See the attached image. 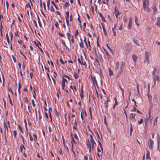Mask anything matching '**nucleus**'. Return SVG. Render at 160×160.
Listing matches in <instances>:
<instances>
[{"label":"nucleus","mask_w":160,"mask_h":160,"mask_svg":"<svg viewBox=\"0 0 160 160\" xmlns=\"http://www.w3.org/2000/svg\"><path fill=\"white\" fill-rule=\"evenodd\" d=\"M89 131L91 133V134H90V142L92 143V145L88 142V143H87V145L88 148L89 149V152H90L92 150H93L94 145L96 143L93 138L92 136L93 135V134L90 129H89Z\"/></svg>","instance_id":"nucleus-1"},{"label":"nucleus","mask_w":160,"mask_h":160,"mask_svg":"<svg viewBox=\"0 0 160 160\" xmlns=\"http://www.w3.org/2000/svg\"><path fill=\"white\" fill-rule=\"evenodd\" d=\"M145 62L147 64L149 63V54L148 52L146 51L145 52Z\"/></svg>","instance_id":"nucleus-2"},{"label":"nucleus","mask_w":160,"mask_h":160,"mask_svg":"<svg viewBox=\"0 0 160 160\" xmlns=\"http://www.w3.org/2000/svg\"><path fill=\"white\" fill-rule=\"evenodd\" d=\"M135 116L136 114L134 113H131L130 115L129 119L133 122H135L136 121Z\"/></svg>","instance_id":"nucleus-3"},{"label":"nucleus","mask_w":160,"mask_h":160,"mask_svg":"<svg viewBox=\"0 0 160 160\" xmlns=\"http://www.w3.org/2000/svg\"><path fill=\"white\" fill-rule=\"evenodd\" d=\"M124 63L123 62L122 63V64L120 66V70L118 72V73H117V75L118 76H119L121 74L122 72V70L124 68Z\"/></svg>","instance_id":"nucleus-4"},{"label":"nucleus","mask_w":160,"mask_h":160,"mask_svg":"<svg viewBox=\"0 0 160 160\" xmlns=\"http://www.w3.org/2000/svg\"><path fill=\"white\" fill-rule=\"evenodd\" d=\"M148 146L151 149H152L153 148V141L151 139H150L148 142Z\"/></svg>","instance_id":"nucleus-5"},{"label":"nucleus","mask_w":160,"mask_h":160,"mask_svg":"<svg viewBox=\"0 0 160 160\" xmlns=\"http://www.w3.org/2000/svg\"><path fill=\"white\" fill-rule=\"evenodd\" d=\"M153 94H152V95H150L148 93V96L149 99V102L151 104H152V98H153Z\"/></svg>","instance_id":"nucleus-6"},{"label":"nucleus","mask_w":160,"mask_h":160,"mask_svg":"<svg viewBox=\"0 0 160 160\" xmlns=\"http://www.w3.org/2000/svg\"><path fill=\"white\" fill-rule=\"evenodd\" d=\"M4 128H5V132L6 131V130H7V131H8V126H9V128H10V125H9V121H8V122L7 124L6 123V122H4Z\"/></svg>","instance_id":"nucleus-7"},{"label":"nucleus","mask_w":160,"mask_h":160,"mask_svg":"<svg viewBox=\"0 0 160 160\" xmlns=\"http://www.w3.org/2000/svg\"><path fill=\"white\" fill-rule=\"evenodd\" d=\"M144 10L147 12H150V10L149 8L148 5H143Z\"/></svg>","instance_id":"nucleus-8"},{"label":"nucleus","mask_w":160,"mask_h":160,"mask_svg":"<svg viewBox=\"0 0 160 160\" xmlns=\"http://www.w3.org/2000/svg\"><path fill=\"white\" fill-rule=\"evenodd\" d=\"M90 77L93 84L94 85L95 84L96 85H97V82L96 80L95 77H92L91 75H90Z\"/></svg>","instance_id":"nucleus-9"},{"label":"nucleus","mask_w":160,"mask_h":160,"mask_svg":"<svg viewBox=\"0 0 160 160\" xmlns=\"http://www.w3.org/2000/svg\"><path fill=\"white\" fill-rule=\"evenodd\" d=\"M71 143L72 144V152H73V153L75 155V153L74 152L73 150V143H75L76 142H75V141L73 138H72V140L71 141Z\"/></svg>","instance_id":"nucleus-10"},{"label":"nucleus","mask_w":160,"mask_h":160,"mask_svg":"<svg viewBox=\"0 0 160 160\" xmlns=\"http://www.w3.org/2000/svg\"><path fill=\"white\" fill-rule=\"evenodd\" d=\"M132 20L131 18H129L128 22V28L129 29H130L131 28Z\"/></svg>","instance_id":"nucleus-11"},{"label":"nucleus","mask_w":160,"mask_h":160,"mask_svg":"<svg viewBox=\"0 0 160 160\" xmlns=\"http://www.w3.org/2000/svg\"><path fill=\"white\" fill-rule=\"evenodd\" d=\"M149 3V0H143V5H148Z\"/></svg>","instance_id":"nucleus-12"},{"label":"nucleus","mask_w":160,"mask_h":160,"mask_svg":"<svg viewBox=\"0 0 160 160\" xmlns=\"http://www.w3.org/2000/svg\"><path fill=\"white\" fill-rule=\"evenodd\" d=\"M152 101V104H153V102L155 104L157 102V96L155 94H153V98Z\"/></svg>","instance_id":"nucleus-13"},{"label":"nucleus","mask_w":160,"mask_h":160,"mask_svg":"<svg viewBox=\"0 0 160 160\" xmlns=\"http://www.w3.org/2000/svg\"><path fill=\"white\" fill-rule=\"evenodd\" d=\"M155 24L160 27V17H158L157 18V22Z\"/></svg>","instance_id":"nucleus-14"},{"label":"nucleus","mask_w":160,"mask_h":160,"mask_svg":"<svg viewBox=\"0 0 160 160\" xmlns=\"http://www.w3.org/2000/svg\"><path fill=\"white\" fill-rule=\"evenodd\" d=\"M158 117H157L153 121V124L154 126H157V124L158 119Z\"/></svg>","instance_id":"nucleus-15"},{"label":"nucleus","mask_w":160,"mask_h":160,"mask_svg":"<svg viewBox=\"0 0 160 160\" xmlns=\"http://www.w3.org/2000/svg\"><path fill=\"white\" fill-rule=\"evenodd\" d=\"M152 9L153 11L154 14H156L157 11V9L155 5H154L152 6Z\"/></svg>","instance_id":"nucleus-16"},{"label":"nucleus","mask_w":160,"mask_h":160,"mask_svg":"<svg viewBox=\"0 0 160 160\" xmlns=\"http://www.w3.org/2000/svg\"><path fill=\"white\" fill-rule=\"evenodd\" d=\"M82 61V65L85 66V67L86 68L87 67L86 63L85 61H83L82 60V56H81L80 57Z\"/></svg>","instance_id":"nucleus-17"},{"label":"nucleus","mask_w":160,"mask_h":160,"mask_svg":"<svg viewBox=\"0 0 160 160\" xmlns=\"http://www.w3.org/2000/svg\"><path fill=\"white\" fill-rule=\"evenodd\" d=\"M150 156V152H149L147 150V153H146V158L147 159H150V158L149 157Z\"/></svg>","instance_id":"nucleus-18"},{"label":"nucleus","mask_w":160,"mask_h":160,"mask_svg":"<svg viewBox=\"0 0 160 160\" xmlns=\"http://www.w3.org/2000/svg\"><path fill=\"white\" fill-rule=\"evenodd\" d=\"M160 143V140L159 139V138L158 137V138L157 139V143H158V150L159 151H160V148H159V146Z\"/></svg>","instance_id":"nucleus-19"},{"label":"nucleus","mask_w":160,"mask_h":160,"mask_svg":"<svg viewBox=\"0 0 160 160\" xmlns=\"http://www.w3.org/2000/svg\"><path fill=\"white\" fill-rule=\"evenodd\" d=\"M114 14L115 15L117 18H118V16L120 14L118 11H115L114 12Z\"/></svg>","instance_id":"nucleus-20"},{"label":"nucleus","mask_w":160,"mask_h":160,"mask_svg":"<svg viewBox=\"0 0 160 160\" xmlns=\"http://www.w3.org/2000/svg\"><path fill=\"white\" fill-rule=\"evenodd\" d=\"M106 46L108 47V49L110 50L111 53L112 54H114V52L113 51V50L108 45V44H106Z\"/></svg>","instance_id":"nucleus-21"},{"label":"nucleus","mask_w":160,"mask_h":160,"mask_svg":"<svg viewBox=\"0 0 160 160\" xmlns=\"http://www.w3.org/2000/svg\"><path fill=\"white\" fill-rule=\"evenodd\" d=\"M134 42L138 46H140V45L139 43V41L138 40L136 39H133V40Z\"/></svg>","instance_id":"nucleus-22"},{"label":"nucleus","mask_w":160,"mask_h":160,"mask_svg":"<svg viewBox=\"0 0 160 160\" xmlns=\"http://www.w3.org/2000/svg\"><path fill=\"white\" fill-rule=\"evenodd\" d=\"M99 14L103 22H106L105 19L104 18L102 14L101 13H99Z\"/></svg>","instance_id":"nucleus-23"},{"label":"nucleus","mask_w":160,"mask_h":160,"mask_svg":"<svg viewBox=\"0 0 160 160\" xmlns=\"http://www.w3.org/2000/svg\"><path fill=\"white\" fill-rule=\"evenodd\" d=\"M34 43L37 46L38 48L39 47V45L40 46H41V44L40 43V42H39L38 41H37V42L35 41H34Z\"/></svg>","instance_id":"nucleus-24"},{"label":"nucleus","mask_w":160,"mask_h":160,"mask_svg":"<svg viewBox=\"0 0 160 160\" xmlns=\"http://www.w3.org/2000/svg\"><path fill=\"white\" fill-rule=\"evenodd\" d=\"M63 27L62 28L61 30L62 32H65L66 30V26L65 24H63Z\"/></svg>","instance_id":"nucleus-25"},{"label":"nucleus","mask_w":160,"mask_h":160,"mask_svg":"<svg viewBox=\"0 0 160 160\" xmlns=\"http://www.w3.org/2000/svg\"><path fill=\"white\" fill-rule=\"evenodd\" d=\"M24 144H22L20 146V151L21 152H22V149H26V148L24 147Z\"/></svg>","instance_id":"nucleus-26"},{"label":"nucleus","mask_w":160,"mask_h":160,"mask_svg":"<svg viewBox=\"0 0 160 160\" xmlns=\"http://www.w3.org/2000/svg\"><path fill=\"white\" fill-rule=\"evenodd\" d=\"M132 58L135 62H136L138 58L137 56L135 55H133L132 56Z\"/></svg>","instance_id":"nucleus-27"},{"label":"nucleus","mask_w":160,"mask_h":160,"mask_svg":"<svg viewBox=\"0 0 160 160\" xmlns=\"http://www.w3.org/2000/svg\"><path fill=\"white\" fill-rule=\"evenodd\" d=\"M80 40L81 42L79 43V46L81 48H83L84 47L83 42L81 39H80Z\"/></svg>","instance_id":"nucleus-28"},{"label":"nucleus","mask_w":160,"mask_h":160,"mask_svg":"<svg viewBox=\"0 0 160 160\" xmlns=\"http://www.w3.org/2000/svg\"><path fill=\"white\" fill-rule=\"evenodd\" d=\"M69 4V3L68 2H66L65 4L63 5V8L64 9H65L67 7V6Z\"/></svg>","instance_id":"nucleus-29"},{"label":"nucleus","mask_w":160,"mask_h":160,"mask_svg":"<svg viewBox=\"0 0 160 160\" xmlns=\"http://www.w3.org/2000/svg\"><path fill=\"white\" fill-rule=\"evenodd\" d=\"M108 71L109 72V75L110 76H111L112 75H113V72L112 71L110 68H108Z\"/></svg>","instance_id":"nucleus-30"},{"label":"nucleus","mask_w":160,"mask_h":160,"mask_svg":"<svg viewBox=\"0 0 160 160\" xmlns=\"http://www.w3.org/2000/svg\"><path fill=\"white\" fill-rule=\"evenodd\" d=\"M62 89L63 90L64 89V88L65 86V83H64V81H62Z\"/></svg>","instance_id":"nucleus-31"},{"label":"nucleus","mask_w":160,"mask_h":160,"mask_svg":"<svg viewBox=\"0 0 160 160\" xmlns=\"http://www.w3.org/2000/svg\"><path fill=\"white\" fill-rule=\"evenodd\" d=\"M65 48H64V49L65 52H68L69 51V48L66 45L64 46Z\"/></svg>","instance_id":"nucleus-32"},{"label":"nucleus","mask_w":160,"mask_h":160,"mask_svg":"<svg viewBox=\"0 0 160 160\" xmlns=\"http://www.w3.org/2000/svg\"><path fill=\"white\" fill-rule=\"evenodd\" d=\"M104 51L105 52L107 56L108 57V58H110L111 56H110V55L109 54L108 52L105 49H104Z\"/></svg>","instance_id":"nucleus-33"},{"label":"nucleus","mask_w":160,"mask_h":160,"mask_svg":"<svg viewBox=\"0 0 160 160\" xmlns=\"http://www.w3.org/2000/svg\"><path fill=\"white\" fill-rule=\"evenodd\" d=\"M7 42H8V46H9L10 45V48H11V50H12V45H11V42H10L9 39H7Z\"/></svg>","instance_id":"nucleus-34"},{"label":"nucleus","mask_w":160,"mask_h":160,"mask_svg":"<svg viewBox=\"0 0 160 160\" xmlns=\"http://www.w3.org/2000/svg\"><path fill=\"white\" fill-rule=\"evenodd\" d=\"M27 7V8H29L30 9V10L31 9V7L29 3H28L26 4V6H25V8H26Z\"/></svg>","instance_id":"nucleus-35"},{"label":"nucleus","mask_w":160,"mask_h":160,"mask_svg":"<svg viewBox=\"0 0 160 160\" xmlns=\"http://www.w3.org/2000/svg\"><path fill=\"white\" fill-rule=\"evenodd\" d=\"M82 93H83V90H82V88H81V92L80 93V96L82 98H83V95Z\"/></svg>","instance_id":"nucleus-36"},{"label":"nucleus","mask_w":160,"mask_h":160,"mask_svg":"<svg viewBox=\"0 0 160 160\" xmlns=\"http://www.w3.org/2000/svg\"><path fill=\"white\" fill-rule=\"evenodd\" d=\"M60 61L61 63L63 65H64L66 63V62L65 61H63L62 59H60Z\"/></svg>","instance_id":"nucleus-37"},{"label":"nucleus","mask_w":160,"mask_h":160,"mask_svg":"<svg viewBox=\"0 0 160 160\" xmlns=\"http://www.w3.org/2000/svg\"><path fill=\"white\" fill-rule=\"evenodd\" d=\"M138 18H137V17L136 16H135V22L136 23V24L137 25V26H138V25H139V24L137 23V22L138 21Z\"/></svg>","instance_id":"nucleus-38"},{"label":"nucleus","mask_w":160,"mask_h":160,"mask_svg":"<svg viewBox=\"0 0 160 160\" xmlns=\"http://www.w3.org/2000/svg\"><path fill=\"white\" fill-rule=\"evenodd\" d=\"M136 108L134 106H132V109L131 110V112H135L136 111Z\"/></svg>","instance_id":"nucleus-39"},{"label":"nucleus","mask_w":160,"mask_h":160,"mask_svg":"<svg viewBox=\"0 0 160 160\" xmlns=\"http://www.w3.org/2000/svg\"><path fill=\"white\" fill-rule=\"evenodd\" d=\"M58 34L60 37L65 38V36L64 34H62L60 32H59Z\"/></svg>","instance_id":"nucleus-40"},{"label":"nucleus","mask_w":160,"mask_h":160,"mask_svg":"<svg viewBox=\"0 0 160 160\" xmlns=\"http://www.w3.org/2000/svg\"><path fill=\"white\" fill-rule=\"evenodd\" d=\"M73 76L74 77V78L75 79H77L78 78V75L77 74L76 72H75L74 73Z\"/></svg>","instance_id":"nucleus-41"},{"label":"nucleus","mask_w":160,"mask_h":160,"mask_svg":"<svg viewBox=\"0 0 160 160\" xmlns=\"http://www.w3.org/2000/svg\"><path fill=\"white\" fill-rule=\"evenodd\" d=\"M67 36L68 39L69 40H70V36H71L69 32H67Z\"/></svg>","instance_id":"nucleus-42"},{"label":"nucleus","mask_w":160,"mask_h":160,"mask_svg":"<svg viewBox=\"0 0 160 160\" xmlns=\"http://www.w3.org/2000/svg\"><path fill=\"white\" fill-rule=\"evenodd\" d=\"M22 87V86L20 85L19 83H18V91L19 93H20V89Z\"/></svg>","instance_id":"nucleus-43"},{"label":"nucleus","mask_w":160,"mask_h":160,"mask_svg":"<svg viewBox=\"0 0 160 160\" xmlns=\"http://www.w3.org/2000/svg\"><path fill=\"white\" fill-rule=\"evenodd\" d=\"M143 122V120L142 119H141L140 121H138V124L140 125L142 124Z\"/></svg>","instance_id":"nucleus-44"},{"label":"nucleus","mask_w":160,"mask_h":160,"mask_svg":"<svg viewBox=\"0 0 160 160\" xmlns=\"http://www.w3.org/2000/svg\"><path fill=\"white\" fill-rule=\"evenodd\" d=\"M108 102L107 101H105L104 103V107L106 109L108 108Z\"/></svg>","instance_id":"nucleus-45"},{"label":"nucleus","mask_w":160,"mask_h":160,"mask_svg":"<svg viewBox=\"0 0 160 160\" xmlns=\"http://www.w3.org/2000/svg\"><path fill=\"white\" fill-rule=\"evenodd\" d=\"M78 30H76V32H75V38H76V37H77L78 36Z\"/></svg>","instance_id":"nucleus-46"},{"label":"nucleus","mask_w":160,"mask_h":160,"mask_svg":"<svg viewBox=\"0 0 160 160\" xmlns=\"http://www.w3.org/2000/svg\"><path fill=\"white\" fill-rule=\"evenodd\" d=\"M133 131V128L132 124L130 123V132H132Z\"/></svg>","instance_id":"nucleus-47"},{"label":"nucleus","mask_w":160,"mask_h":160,"mask_svg":"<svg viewBox=\"0 0 160 160\" xmlns=\"http://www.w3.org/2000/svg\"><path fill=\"white\" fill-rule=\"evenodd\" d=\"M13 133L14 134V137L15 138H16V136L17 135V131L16 130H14L13 131Z\"/></svg>","instance_id":"nucleus-48"},{"label":"nucleus","mask_w":160,"mask_h":160,"mask_svg":"<svg viewBox=\"0 0 160 160\" xmlns=\"http://www.w3.org/2000/svg\"><path fill=\"white\" fill-rule=\"evenodd\" d=\"M69 12L68 11V12H66V19H67V18H68V17H69Z\"/></svg>","instance_id":"nucleus-49"},{"label":"nucleus","mask_w":160,"mask_h":160,"mask_svg":"<svg viewBox=\"0 0 160 160\" xmlns=\"http://www.w3.org/2000/svg\"><path fill=\"white\" fill-rule=\"evenodd\" d=\"M117 25L116 24H114V26L112 28V31H115L114 30L116 28V27H117Z\"/></svg>","instance_id":"nucleus-50"},{"label":"nucleus","mask_w":160,"mask_h":160,"mask_svg":"<svg viewBox=\"0 0 160 160\" xmlns=\"http://www.w3.org/2000/svg\"><path fill=\"white\" fill-rule=\"evenodd\" d=\"M33 137L34 138V140H37V135H35V134H33Z\"/></svg>","instance_id":"nucleus-51"},{"label":"nucleus","mask_w":160,"mask_h":160,"mask_svg":"<svg viewBox=\"0 0 160 160\" xmlns=\"http://www.w3.org/2000/svg\"><path fill=\"white\" fill-rule=\"evenodd\" d=\"M53 77L54 78H56V76L57 75V74L55 72H54L53 74Z\"/></svg>","instance_id":"nucleus-52"},{"label":"nucleus","mask_w":160,"mask_h":160,"mask_svg":"<svg viewBox=\"0 0 160 160\" xmlns=\"http://www.w3.org/2000/svg\"><path fill=\"white\" fill-rule=\"evenodd\" d=\"M18 127L19 128V129H20V131H21V132L23 133V132H22V128L20 126V125H18Z\"/></svg>","instance_id":"nucleus-53"},{"label":"nucleus","mask_w":160,"mask_h":160,"mask_svg":"<svg viewBox=\"0 0 160 160\" xmlns=\"http://www.w3.org/2000/svg\"><path fill=\"white\" fill-rule=\"evenodd\" d=\"M123 110H124V113L126 116V118L127 119H128V117H127V112H126V110L125 109H123Z\"/></svg>","instance_id":"nucleus-54"},{"label":"nucleus","mask_w":160,"mask_h":160,"mask_svg":"<svg viewBox=\"0 0 160 160\" xmlns=\"http://www.w3.org/2000/svg\"><path fill=\"white\" fill-rule=\"evenodd\" d=\"M74 137L77 140H78L79 139H78V138L77 135L76 133H75L74 134Z\"/></svg>","instance_id":"nucleus-55"},{"label":"nucleus","mask_w":160,"mask_h":160,"mask_svg":"<svg viewBox=\"0 0 160 160\" xmlns=\"http://www.w3.org/2000/svg\"><path fill=\"white\" fill-rule=\"evenodd\" d=\"M32 103L33 107H34L35 106V104L34 103V100L33 99L32 100Z\"/></svg>","instance_id":"nucleus-56"},{"label":"nucleus","mask_w":160,"mask_h":160,"mask_svg":"<svg viewBox=\"0 0 160 160\" xmlns=\"http://www.w3.org/2000/svg\"><path fill=\"white\" fill-rule=\"evenodd\" d=\"M89 112L90 113V117H92V113H91V107L89 108Z\"/></svg>","instance_id":"nucleus-57"},{"label":"nucleus","mask_w":160,"mask_h":160,"mask_svg":"<svg viewBox=\"0 0 160 160\" xmlns=\"http://www.w3.org/2000/svg\"><path fill=\"white\" fill-rule=\"evenodd\" d=\"M96 94H97V97L98 98H99V97L100 98V99H102V96L100 94L98 95V92H96Z\"/></svg>","instance_id":"nucleus-58"},{"label":"nucleus","mask_w":160,"mask_h":160,"mask_svg":"<svg viewBox=\"0 0 160 160\" xmlns=\"http://www.w3.org/2000/svg\"><path fill=\"white\" fill-rule=\"evenodd\" d=\"M24 99L25 101L27 103L28 102V99L26 97H25L24 98Z\"/></svg>","instance_id":"nucleus-59"},{"label":"nucleus","mask_w":160,"mask_h":160,"mask_svg":"<svg viewBox=\"0 0 160 160\" xmlns=\"http://www.w3.org/2000/svg\"><path fill=\"white\" fill-rule=\"evenodd\" d=\"M51 11L52 12H54L55 11L53 7V6H52L51 7Z\"/></svg>","instance_id":"nucleus-60"},{"label":"nucleus","mask_w":160,"mask_h":160,"mask_svg":"<svg viewBox=\"0 0 160 160\" xmlns=\"http://www.w3.org/2000/svg\"><path fill=\"white\" fill-rule=\"evenodd\" d=\"M66 23H67V26H68V25H69L68 18H67V19H66Z\"/></svg>","instance_id":"nucleus-61"},{"label":"nucleus","mask_w":160,"mask_h":160,"mask_svg":"<svg viewBox=\"0 0 160 160\" xmlns=\"http://www.w3.org/2000/svg\"><path fill=\"white\" fill-rule=\"evenodd\" d=\"M8 92H11L12 94H13V92L11 88H8Z\"/></svg>","instance_id":"nucleus-62"},{"label":"nucleus","mask_w":160,"mask_h":160,"mask_svg":"<svg viewBox=\"0 0 160 160\" xmlns=\"http://www.w3.org/2000/svg\"><path fill=\"white\" fill-rule=\"evenodd\" d=\"M43 8H44V9L45 10H46V4H45V2H43Z\"/></svg>","instance_id":"nucleus-63"},{"label":"nucleus","mask_w":160,"mask_h":160,"mask_svg":"<svg viewBox=\"0 0 160 160\" xmlns=\"http://www.w3.org/2000/svg\"><path fill=\"white\" fill-rule=\"evenodd\" d=\"M61 42L62 44V45L64 46H65L66 45L65 44V42H64V41H63V40L62 39L61 40Z\"/></svg>","instance_id":"nucleus-64"}]
</instances>
